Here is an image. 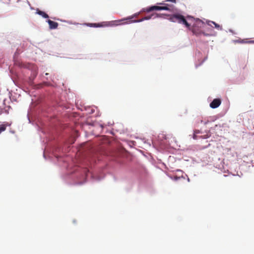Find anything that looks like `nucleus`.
Listing matches in <instances>:
<instances>
[{
  "label": "nucleus",
  "mask_w": 254,
  "mask_h": 254,
  "mask_svg": "<svg viewBox=\"0 0 254 254\" xmlns=\"http://www.w3.org/2000/svg\"><path fill=\"white\" fill-rule=\"evenodd\" d=\"M170 20L172 22H178L179 23L184 24L196 36H199L201 35V28L204 27V23L199 19H194L193 25L192 27L189 24L185 17L180 14H175L171 16Z\"/></svg>",
  "instance_id": "f257e3e1"
},
{
  "label": "nucleus",
  "mask_w": 254,
  "mask_h": 254,
  "mask_svg": "<svg viewBox=\"0 0 254 254\" xmlns=\"http://www.w3.org/2000/svg\"><path fill=\"white\" fill-rule=\"evenodd\" d=\"M124 21V19H122L118 20H113L110 21H104L100 23H88L87 25L89 27H113L124 24L121 23L122 21Z\"/></svg>",
  "instance_id": "f03ea898"
},
{
  "label": "nucleus",
  "mask_w": 254,
  "mask_h": 254,
  "mask_svg": "<svg viewBox=\"0 0 254 254\" xmlns=\"http://www.w3.org/2000/svg\"><path fill=\"white\" fill-rule=\"evenodd\" d=\"M161 4H164V6H157L154 5L150 6L149 7H147L143 9V11L146 12H149L150 11L153 10H166L169 11H172L173 10V6L171 5L166 3H160Z\"/></svg>",
  "instance_id": "7ed1b4c3"
},
{
  "label": "nucleus",
  "mask_w": 254,
  "mask_h": 254,
  "mask_svg": "<svg viewBox=\"0 0 254 254\" xmlns=\"http://www.w3.org/2000/svg\"><path fill=\"white\" fill-rule=\"evenodd\" d=\"M221 103V101L220 99H214L212 102L210 104V107L213 109L218 107Z\"/></svg>",
  "instance_id": "20e7f679"
},
{
  "label": "nucleus",
  "mask_w": 254,
  "mask_h": 254,
  "mask_svg": "<svg viewBox=\"0 0 254 254\" xmlns=\"http://www.w3.org/2000/svg\"><path fill=\"white\" fill-rule=\"evenodd\" d=\"M47 22L49 25V28L50 29H57L58 27L59 24L56 22L52 21L51 20H48Z\"/></svg>",
  "instance_id": "39448f33"
},
{
  "label": "nucleus",
  "mask_w": 254,
  "mask_h": 254,
  "mask_svg": "<svg viewBox=\"0 0 254 254\" xmlns=\"http://www.w3.org/2000/svg\"><path fill=\"white\" fill-rule=\"evenodd\" d=\"M138 15H139V13H136L131 16L127 17L126 18H124V20H127L128 21L125 22L123 23L124 24L131 23V22H130V21L133 20L132 19L134 17H136Z\"/></svg>",
  "instance_id": "423d86ee"
},
{
  "label": "nucleus",
  "mask_w": 254,
  "mask_h": 254,
  "mask_svg": "<svg viewBox=\"0 0 254 254\" xmlns=\"http://www.w3.org/2000/svg\"><path fill=\"white\" fill-rule=\"evenodd\" d=\"M234 42L236 43H254V41H248V39H238Z\"/></svg>",
  "instance_id": "0eeeda50"
},
{
  "label": "nucleus",
  "mask_w": 254,
  "mask_h": 254,
  "mask_svg": "<svg viewBox=\"0 0 254 254\" xmlns=\"http://www.w3.org/2000/svg\"><path fill=\"white\" fill-rule=\"evenodd\" d=\"M152 15H151L150 16H145L143 18L138 19V20H132V21H130V22H140L145 20H149L151 18V17Z\"/></svg>",
  "instance_id": "6e6552de"
},
{
  "label": "nucleus",
  "mask_w": 254,
  "mask_h": 254,
  "mask_svg": "<svg viewBox=\"0 0 254 254\" xmlns=\"http://www.w3.org/2000/svg\"><path fill=\"white\" fill-rule=\"evenodd\" d=\"M36 13L42 16L43 17L45 18H49V15L46 13L39 9L37 10Z\"/></svg>",
  "instance_id": "1a4fd4ad"
},
{
  "label": "nucleus",
  "mask_w": 254,
  "mask_h": 254,
  "mask_svg": "<svg viewBox=\"0 0 254 254\" xmlns=\"http://www.w3.org/2000/svg\"><path fill=\"white\" fill-rule=\"evenodd\" d=\"M7 125L6 124H2L0 125V134L6 129Z\"/></svg>",
  "instance_id": "9d476101"
},
{
  "label": "nucleus",
  "mask_w": 254,
  "mask_h": 254,
  "mask_svg": "<svg viewBox=\"0 0 254 254\" xmlns=\"http://www.w3.org/2000/svg\"><path fill=\"white\" fill-rule=\"evenodd\" d=\"M211 22L214 25L215 27L216 28H217V29H218V30H221L222 29V27L219 24H217L216 23H215V22H213V21H211Z\"/></svg>",
  "instance_id": "9b49d317"
},
{
  "label": "nucleus",
  "mask_w": 254,
  "mask_h": 254,
  "mask_svg": "<svg viewBox=\"0 0 254 254\" xmlns=\"http://www.w3.org/2000/svg\"><path fill=\"white\" fill-rule=\"evenodd\" d=\"M201 34H203V35L205 36H211L212 35L211 34H208V33H206L204 32H203L202 31H201Z\"/></svg>",
  "instance_id": "f8f14e48"
},
{
  "label": "nucleus",
  "mask_w": 254,
  "mask_h": 254,
  "mask_svg": "<svg viewBox=\"0 0 254 254\" xmlns=\"http://www.w3.org/2000/svg\"><path fill=\"white\" fill-rule=\"evenodd\" d=\"M166 1L172 2L175 3L176 2V0H166Z\"/></svg>",
  "instance_id": "ddd939ff"
},
{
  "label": "nucleus",
  "mask_w": 254,
  "mask_h": 254,
  "mask_svg": "<svg viewBox=\"0 0 254 254\" xmlns=\"http://www.w3.org/2000/svg\"><path fill=\"white\" fill-rule=\"evenodd\" d=\"M179 178V177H178L176 176V177L174 178V180H177Z\"/></svg>",
  "instance_id": "4468645a"
}]
</instances>
